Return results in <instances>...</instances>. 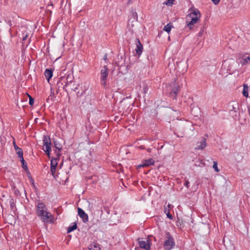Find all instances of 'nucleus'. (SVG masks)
I'll list each match as a JSON object with an SVG mask.
<instances>
[{
	"mask_svg": "<svg viewBox=\"0 0 250 250\" xmlns=\"http://www.w3.org/2000/svg\"><path fill=\"white\" fill-rule=\"evenodd\" d=\"M236 108L234 106H233V110H234V112H236L237 111V110H236Z\"/></svg>",
	"mask_w": 250,
	"mask_h": 250,
	"instance_id": "obj_33",
	"label": "nucleus"
},
{
	"mask_svg": "<svg viewBox=\"0 0 250 250\" xmlns=\"http://www.w3.org/2000/svg\"><path fill=\"white\" fill-rule=\"evenodd\" d=\"M135 43L136 44L135 51L137 55L140 56L143 51V46L141 43L139 39L137 38L135 40Z\"/></svg>",
	"mask_w": 250,
	"mask_h": 250,
	"instance_id": "obj_9",
	"label": "nucleus"
},
{
	"mask_svg": "<svg viewBox=\"0 0 250 250\" xmlns=\"http://www.w3.org/2000/svg\"><path fill=\"white\" fill-rule=\"evenodd\" d=\"M138 243L141 248L145 250H149L150 244L147 239H139Z\"/></svg>",
	"mask_w": 250,
	"mask_h": 250,
	"instance_id": "obj_8",
	"label": "nucleus"
},
{
	"mask_svg": "<svg viewBox=\"0 0 250 250\" xmlns=\"http://www.w3.org/2000/svg\"><path fill=\"white\" fill-rule=\"evenodd\" d=\"M174 0H167V2L166 3L167 5H171L173 3Z\"/></svg>",
	"mask_w": 250,
	"mask_h": 250,
	"instance_id": "obj_25",
	"label": "nucleus"
},
{
	"mask_svg": "<svg viewBox=\"0 0 250 250\" xmlns=\"http://www.w3.org/2000/svg\"><path fill=\"white\" fill-rule=\"evenodd\" d=\"M13 145H14V148L15 149V150H16L17 149H18L19 147L16 145V143L15 142H13Z\"/></svg>",
	"mask_w": 250,
	"mask_h": 250,
	"instance_id": "obj_27",
	"label": "nucleus"
},
{
	"mask_svg": "<svg viewBox=\"0 0 250 250\" xmlns=\"http://www.w3.org/2000/svg\"><path fill=\"white\" fill-rule=\"evenodd\" d=\"M29 98V104L31 105H32L34 104V99L29 95L27 94Z\"/></svg>",
	"mask_w": 250,
	"mask_h": 250,
	"instance_id": "obj_24",
	"label": "nucleus"
},
{
	"mask_svg": "<svg viewBox=\"0 0 250 250\" xmlns=\"http://www.w3.org/2000/svg\"><path fill=\"white\" fill-rule=\"evenodd\" d=\"M101 74V84L105 85L106 79L108 75V68L106 65H104L100 71Z\"/></svg>",
	"mask_w": 250,
	"mask_h": 250,
	"instance_id": "obj_5",
	"label": "nucleus"
},
{
	"mask_svg": "<svg viewBox=\"0 0 250 250\" xmlns=\"http://www.w3.org/2000/svg\"><path fill=\"white\" fill-rule=\"evenodd\" d=\"M201 17V14L198 10H194L186 17V23L189 28L198 22Z\"/></svg>",
	"mask_w": 250,
	"mask_h": 250,
	"instance_id": "obj_2",
	"label": "nucleus"
},
{
	"mask_svg": "<svg viewBox=\"0 0 250 250\" xmlns=\"http://www.w3.org/2000/svg\"><path fill=\"white\" fill-rule=\"evenodd\" d=\"M155 160L153 158H149L147 159L143 160L141 164L137 166V168H140L144 167H147L153 165Z\"/></svg>",
	"mask_w": 250,
	"mask_h": 250,
	"instance_id": "obj_6",
	"label": "nucleus"
},
{
	"mask_svg": "<svg viewBox=\"0 0 250 250\" xmlns=\"http://www.w3.org/2000/svg\"><path fill=\"white\" fill-rule=\"evenodd\" d=\"M211 1L214 4H217L220 2V0H211Z\"/></svg>",
	"mask_w": 250,
	"mask_h": 250,
	"instance_id": "obj_26",
	"label": "nucleus"
},
{
	"mask_svg": "<svg viewBox=\"0 0 250 250\" xmlns=\"http://www.w3.org/2000/svg\"><path fill=\"white\" fill-rule=\"evenodd\" d=\"M180 91V87L177 86L173 88L170 93V96L173 99L176 98L177 95Z\"/></svg>",
	"mask_w": 250,
	"mask_h": 250,
	"instance_id": "obj_14",
	"label": "nucleus"
},
{
	"mask_svg": "<svg viewBox=\"0 0 250 250\" xmlns=\"http://www.w3.org/2000/svg\"><path fill=\"white\" fill-rule=\"evenodd\" d=\"M248 112H249V115L250 116V106H249L248 107Z\"/></svg>",
	"mask_w": 250,
	"mask_h": 250,
	"instance_id": "obj_31",
	"label": "nucleus"
},
{
	"mask_svg": "<svg viewBox=\"0 0 250 250\" xmlns=\"http://www.w3.org/2000/svg\"><path fill=\"white\" fill-rule=\"evenodd\" d=\"M172 207L173 206L171 204H168L166 207L167 208V210H168L169 211V208H172Z\"/></svg>",
	"mask_w": 250,
	"mask_h": 250,
	"instance_id": "obj_28",
	"label": "nucleus"
},
{
	"mask_svg": "<svg viewBox=\"0 0 250 250\" xmlns=\"http://www.w3.org/2000/svg\"><path fill=\"white\" fill-rule=\"evenodd\" d=\"M54 146H55V148L56 149H58V152H57L56 151V156H60L61 154H60L59 153V152L61 150L62 148V146L57 140H55L54 141Z\"/></svg>",
	"mask_w": 250,
	"mask_h": 250,
	"instance_id": "obj_13",
	"label": "nucleus"
},
{
	"mask_svg": "<svg viewBox=\"0 0 250 250\" xmlns=\"http://www.w3.org/2000/svg\"><path fill=\"white\" fill-rule=\"evenodd\" d=\"M77 224L76 223H74L72 226H69L67 228V233H70L72 232V231L74 230L77 229Z\"/></svg>",
	"mask_w": 250,
	"mask_h": 250,
	"instance_id": "obj_19",
	"label": "nucleus"
},
{
	"mask_svg": "<svg viewBox=\"0 0 250 250\" xmlns=\"http://www.w3.org/2000/svg\"><path fill=\"white\" fill-rule=\"evenodd\" d=\"M164 212L166 214L167 218L169 219L172 220L173 219V217L172 215L169 213V211L168 210H167V208L165 207L164 208Z\"/></svg>",
	"mask_w": 250,
	"mask_h": 250,
	"instance_id": "obj_21",
	"label": "nucleus"
},
{
	"mask_svg": "<svg viewBox=\"0 0 250 250\" xmlns=\"http://www.w3.org/2000/svg\"><path fill=\"white\" fill-rule=\"evenodd\" d=\"M36 214L43 222H46L52 217V215L47 211V208L43 203H39L37 205Z\"/></svg>",
	"mask_w": 250,
	"mask_h": 250,
	"instance_id": "obj_1",
	"label": "nucleus"
},
{
	"mask_svg": "<svg viewBox=\"0 0 250 250\" xmlns=\"http://www.w3.org/2000/svg\"><path fill=\"white\" fill-rule=\"evenodd\" d=\"M103 59L104 60V61H107V54H105L104 57V58Z\"/></svg>",
	"mask_w": 250,
	"mask_h": 250,
	"instance_id": "obj_30",
	"label": "nucleus"
},
{
	"mask_svg": "<svg viewBox=\"0 0 250 250\" xmlns=\"http://www.w3.org/2000/svg\"><path fill=\"white\" fill-rule=\"evenodd\" d=\"M172 27V25L171 23H168L166 25H165L164 27V30L167 32V33H169L171 31Z\"/></svg>",
	"mask_w": 250,
	"mask_h": 250,
	"instance_id": "obj_20",
	"label": "nucleus"
},
{
	"mask_svg": "<svg viewBox=\"0 0 250 250\" xmlns=\"http://www.w3.org/2000/svg\"><path fill=\"white\" fill-rule=\"evenodd\" d=\"M59 160L60 157H54V158L51 160L50 170L52 173V175L54 177H55L56 167L58 166V162Z\"/></svg>",
	"mask_w": 250,
	"mask_h": 250,
	"instance_id": "obj_7",
	"label": "nucleus"
},
{
	"mask_svg": "<svg viewBox=\"0 0 250 250\" xmlns=\"http://www.w3.org/2000/svg\"><path fill=\"white\" fill-rule=\"evenodd\" d=\"M237 60H240L239 63L242 65L250 64V56L246 57L245 54L242 58H239Z\"/></svg>",
	"mask_w": 250,
	"mask_h": 250,
	"instance_id": "obj_11",
	"label": "nucleus"
},
{
	"mask_svg": "<svg viewBox=\"0 0 250 250\" xmlns=\"http://www.w3.org/2000/svg\"><path fill=\"white\" fill-rule=\"evenodd\" d=\"M51 141L50 138L47 136H43L42 149L46 154L49 156L51 150Z\"/></svg>",
	"mask_w": 250,
	"mask_h": 250,
	"instance_id": "obj_3",
	"label": "nucleus"
},
{
	"mask_svg": "<svg viewBox=\"0 0 250 250\" xmlns=\"http://www.w3.org/2000/svg\"><path fill=\"white\" fill-rule=\"evenodd\" d=\"M20 158H21V161L22 163V168L27 172V173H29V171L28 169L26 162L24 160L23 157H20Z\"/></svg>",
	"mask_w": 250,
	"mask_h": 250,
	"instance_id": "obj_18",
	"label": "nucleus"
},
{
	"mask_svg": "<svg viewBox=\"0 0 250 250\" xmlns=\"http://www.w3.org/2000/svg\"><path fill=\"white\" fill-rule=\"evenodd\" d=\"M15 151L16 153L18 155V156H23V151L22 149L19 148Z\"/></svg>",
	"mask_w": 250,
	"mask_h": 250,
	"instance_id": "obj_22",
	"label": "nucleus"
},
{
	"mask_svg": "<svg viewBox=\"0 0 250 250\" xmlns=\"http://www.w3.org/2000/svg\"><path fill=\"white\" fill-rule=\"evenodd\" d=\"M11 207H13V205L11 204Z\"/></svg>",
	"mask_w": 250,
	"mask_h": 250,
	"instance_id": "obj_34",
	"label": "nucleus"
},
{
	"mask_svg": "<svg viewBox=\"0 0 250 250\" xmlns=\"http://www.w3.org/2000/svg\"><path fill=\"white\" fill-rule=\"evenodd\" d=\"M189 182L188 181H187L185 184V186H186L187 188H188L189 187Z\"/></svg>",
	"mask_w": 250,
	"mask_h": 250,
	"instance_id": "obj_29",
	"label": "nucleus"
},
{
	"mask_svg": "<svg viewBox=\"0 0 250 250\" xmlns=\"http://www.w3.org/2000/svg\"><path fill=\"white\" fill-rule=\"evenodd\" d=\"M44 75L47 81L49 82L53 76L52 70L51 69H46L44 71Z\"/></svg>",
	"mask_w": 250,
	"mask_h": 250,
	"instance_id": "obj_16",
	"label": "nucleus"
},
{
	"mask_svg": "<svg viewBox=\"0 0 250 250\" xmlns=\"http://www.w3.org/2000/svg\"><path fill=\"white\" fill-rule=\"evenodd\" d=\"M248 90V86L246 84H243V90L242 93L243 96L246 98H248L249 97Z\"/></svg>",
	"mask_w": 250,
	"mask_h": 250,
	"instance_id": "obj_17",
	"label": "nucleus"
},
{
	"mask_svg": "<svg viewBox=\"0 0 250 250\" xmlns=\"http://www.w3.org/2000/svg\"><path fill=\"white\" fill-rule=\"evenodd\" d=\"M217 162H216V161H214L213 162V168L214 169V170H215V171L216 172H219L220 171L219 169L218 168V167H217Z\"/></svg>",
	"mask_w": 250,
	"mask_h": 250,
	"instance_id": "obj_23",
	"label": "nucleus"
},
{
	"mask_svg": "<svg viewBox=\"0 0 250 250\" xmlns=\"http://www.w3.org/2000/svg\"><path fill=\"white\" fill-rule=\"evenodd\" d=\"M89 250H101L100 245L95 242H92L88 247Z\"/></svg>",
	"mask_w": 250,
	"mask_h": 250,
	"instance_id": "obj_15",
	"label": "nucleus"
},
{
	"mask_svg": "<svg viewBox=\"0 0 250 250\" xmlns=\"http://www.w3.org/2000/svg\"><path fill=\"white\" fill-rule=\"evenodd\" d=\"M78 215L82 218L84 223H86L88 221V216L87 214L81 208L78 209Z\"/></svg>",
	"mask_w": 250,
	"mask_h": 250,
	"instance_id": "obj_10",
	"label": "nucleus"
},
{
	"mask_svg": "<svg viewBox=\"0 0 250 250\" xmlns=\"http://www.w3.org/2000/svg\"><path fill=\"white\" fill-rule=\"evenodd\" d=\"M207 146L206 139L202 138L201 141L197 143L196 146L195 147V149H203Z\"/></svg>",
	"mask_w": 250,
	"mask_h": 250,
	"instance_id": "obj_12",
	"label": "nucleus"
},
{
	"mask_svg": "<svg viewBox=\"0 0 250 250\" xmlns=\"http://www.w3.org/2000/svg\"><path fill=\"white\" fill-rule=\"evenodd\" d=\"M175 245L173 238L168 233L166 236V240L164 243V247L166 250H171Z\"/></svg>",
	"mask_w": 250,
	"mask_h": 250,
	"instance_id": "obj_4",
	"label": "nucleus"
},
{
	"mask_svg": "<svg viewBox=\"0 0 250 250\" xmlns=\"http://www.w3.org/2000/svg\"><path fill=\"white\" fill-rule=\"evenodd\" d=\"M27 35H26L25 37H24L23 38L22 40H23V41H25V40L27 39Z\"/></svg>",
	"mask_w": 250,
	"mask_h": 250,
	"instance_id": "obj_32",
	"label": "nucleus"
}]
</instances>
